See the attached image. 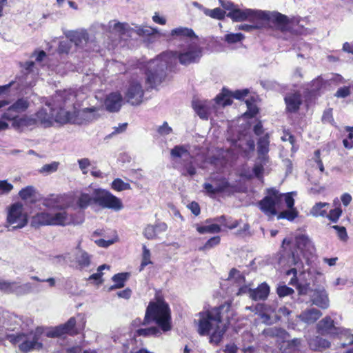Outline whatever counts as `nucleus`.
<instances>
[{"label":"nucleus","instance_id":"obj_1","mask_svg":"<svg viewBox=\"0 0 353 353\" xmlns=\"http://www.w3.org/2000/svg\"><path fill=\"white\" fill-rule=\"evenodd\" d=\"M202 48L195 43L188 44L182 51L164 52L150 60L146 66V83L150 88H157L165 77V69L178 59L183 65L199 61Z\"/></svg>","mask_w":353,"mask_h":353},{"label":"nucleus","instance_id":"obj_2","mask_svg":"<svg viewBox=\"0 0 353 353\" xmlns=\"http://www.w3.org/2000/svg\"><path fill=\"white\" fill-rule=\"evenodd\" d=\"M234 312L228 303L200 312L194 319L200 336H209L210 343L219 345L234 319Z\"/></svg>","mask_w":353,"mask_h":353},{"label":"nucleus","instance_id":"obj_3","mask_svg":"<svg viewBox=\"0 0 353 353\" xmlns=\"http://www.w3.org/2000/svg\"><path fill=\"white\" fill-rule=\"evenodd\" d=\"M63 196H56L43 201V205L48 209H59V211H43L32 216V225H65L70 223V218L63 208L66 205L63 202Z\"/></svg>","mask_w":353,"mask_h":353},{"label":"nucleus","instance_id":"obj_4","mask_svg":"<svg viewBox=\"0 0 353 353\" xmlns=\"http://www.w3.org/2000/svg\"><path fill=\"white\" fill-rule=\"evenodd\" d=\"M294 244L296 250L292 252L288 263L290 265H294L290 270L286 271V275L293 274L296 277L298 271L303 272V261L300 255L305 260L307 263L314 255L315 248L311 240L305 235H299L295 238Z\"/></svg>","mask_w":353,"mask_h":353},{"label":"nucleus","instance_id":"obj_5","mask_svg":"<svg viewBox=\"0 0 353 353\" xmlns=\"http://www.w3.org/2000/svg\"><path fill=\"white\" fill-rule=\"evenodd\" d=\"M75 99L76 95L71 90L59 92L55 95L54 103L59 110L54 108V121L63 123L76 121Z\"/></svg>","mask_w":353,"mask_h":353},{"label":"nucleus","instance_id":"obj_6","mask_svg":"<svg viewBox=\"0 0 353 353\" xmlns=\"http://www.w3.org/2000/svg\"><path fill=\"white\" fill-rule=\"evenodd\" d=\"M170 312L167 303L161 299L150 302L147 307L143 325L154 321L163 332L171 329Z\"/></svg>","mask_w":353,"mask_h":353},{"label":"nucleus","instance_id":"obj_7","mask_svg":"<svg viewBox=\"0 0 353 353\" xmlns=\"http://www.w3.org/2000/svg\"><path fill=\"white\" fill-rule=\"evenodd\" d=\"M271 19L277 22L279 37L283 40H291L294 36L307 34V30L300 24L297 18L288 19V17L279 12H272Z\"/></svg>","mask_w":353,"mask_h":353},{"label":"nucleus","instance_id":"obj_8","mask_svg":"<svg viewBox=\"0 0 353 353\" xmlns=\"http://www.w3.org/2000/svg\"><path fill=\"white\" fill-rule=\"evenodd\" d=\"M316 333L320 336H326L331 339H345V342L341 343L343 347L353 344V335H351L347 330L338 327L335 325L334 319L326 316L320 320L316 325Z\"/></svg>","mask_w":353,"mask_h":353},{"label":"nucleus","instance_id":"obj_9","mask_svg":"<svg viewBox=\"0 0 353 353\" xmlns=\"http://www.w3.org/2000/svg\"><path fill=\"white\" fill-rule=\"evenodd\" d=\"M6 339L12 344L18 345L19 350L23 352H28L42 347L41 343H39V336L37 332H32V331L8 334Z\"/></svg>","mask_w":353,"mask_h":353},{"label":"nucleus","instance_id":"obj_10","mask_svg":"<svg viewBox=\"0 0 353 353\" xmlns=\"http://www.w3.org/2000/svg\"><path fill=\"white\" fill-rule=\"evenodd\" d=\"M227 16L234 21H245V20H248L252 23H254L256 20H270L272 12L250 8L240 9L235 6L233 10L229 11Z\"/></svg>","mask_w":353,"mask_h":353},{"label":"nucleus","instance_id":"obj_11","mask_svg":"<svg viewBox=\"0 0 353 353\" xmlns=\"http://www.w3.org/2000/svg\"><path fill=\"white\" fill-rule=\"evenodd\" d=\"M299 292L300 294H309L312 304L322 308L327 309L330 306L328 294L324 288L319 287L311 289L310 285H299Z\"/></svg>","mask_w":353,"mask_h":353},{"label":"nucleus","instance_id":"obj_12","mask_svg":"<svg viewBox=\"0 0 353 353\" xmlns=\"http://www.w3.org/2000/svg\"><path fill=\"white\" fill-rule=\"evenodd\" d=\"M94 203L101 208L114 210H121L123 208L122 202L118 197L109 191L101 188L94 189Z\"/></svg>","mask_w":353,"mask_h":353},{"label":"nucleus","instance_id":"obj_13","mask_svg":"<svg viewBox=\"0 0 353 353\" xmlns=\"http://www.w3.org/2000/svg\"><path fill=\"white\" fill-rule=\"evenodd\" d=\"M28 222L27 214L23 211V204L14 203L8 208L7 223L12 226V230L23 228Z\"/></svg>","mask_w":353,"mask_h":353},{"label":"nucleus","instance_id":"obj_14","mask_svg":"<svg viewBox=\"0 0 353 353\" xmlns=\"http://www.w3.org/2000/svg\"><path fill=\"white\" fill-rule=\"evenodd\" d=\"M81 241H79L76 248L71 253L70 259V266L77 270H85L88 268L92 263V256L87 251L81 248Z\"/></svg>","mask_w":353,"mask_h":353},{"label":"nucleus","instance_id":"obj_15","mask_svg":"<svg viewBox=\"0 0 353 353\" xmlns=\"http://www.w3.org/2000/svg\"><path fill=\"white\" fill-rule=\"evenodd\" d=\"M143 97L144 90L140 80L132 79L125 92V99L128 103L132 105H138L142 103Z\"/></svg>","mask_w":353,"mask_h":353},{"label":"nucleus","instance_id":"obj_16","mask_svg":"<svg viewBox=\"0 0 353 353\" xmlns=\"http://www.w3.org/2000/svg\"><path fill=\"white\" fill-rule=\"evenodd\" d=\"M279 202L278 191L271 190L269 195L259 201V207L266 216L273 217L276 215V205Z\"/></svg>","mask_w":353,"mask_h":353},{"label":"nucleus","instance_id":"obj_17","mask_svg":"<svg viewBox=\"0 0 353 353\" xmlns=\"http://www.w3.org/2000/svg\"><path fill=\"white\" fill-rule=\"evenodd\" d=\"M53 121H54V108L50 103H46V108H42L35 114V118L28 117V125L39 122L47 127L50 125Z\"/></svg>","mask_w":353,"mask_h":353},{"label":"nucleus","instance_id":"obj_18","mask_svg":"<svg viewBox=\"0 0 353 353\" xmlns=\"http://www.w3.org/2000/svg\"><path fill=\"white\" fill-rule=\"evenodd\" d=\"M219 107L221 106L217 105L216 99L214 101L194 99L192 101L193 109L202 119H208L210 114Z\"/></svg>","mask_w":353,"mask_h":353},{"label":"nucleus","instance_id":"obj_19","mask_svg":"<svg viewBox=\"0 0 353 353\" xmlns=\"http://www.w3.org/2000/svg\"><path fill=\"white\" fill-rule=\"evenodd\" d=\"M248 93L249 90L248 89L236 90L235 92H232L223 88L221 92L217 95L216 98H215V103L221 107L230 105L232 103V98L241 100L247 97Z\"/></svg>","mask_w":353,"mask_h":353},{"label":"nucleus","instance_id":"obj_20","mask_svg":"<svg viewBox=\"0 0 353 353\" xmlns=\"http://www.w3.org/2000/svg\"><path fill=\"white\" fill-rule=\"evenodd\" d=\"M0 291L6 294L24 295L31 291V284L20 285L16 281L0 280Z\"/></svg>","mask_w":353,"mask_h":353},{"label":"nucleus","instance_id":"obj_21","mask_svg":"<svg viewBox=\"0 0 353 353\" xmlns=\"http://www.w3.org/2000/svg\"><path fill=\"white\" fill-rule=\"evenodd\" d=\"M162 38L167 41L180 40L185 41L192 39L196 37L194 31L188 28L179 27L170 31V32H163L161 34Z\"/></svg>","mask_w":353,"mask_h":353},{"label":"nucleus","instance_id":"obj_22","mask_svg":"<svg viewBox=\"0 0 353 353\" xmlns=\"http://www.w3.org/2000/svg\"><path fill=\"white\" fill-rule=\"evenodd\" d=\"M66 37L77 48L84 49L86 51L90 50L89 46L92 44V42L89 41V35L86 31L69 32L66 34Z\"/></svg>","mask_w":353,"mask_h":353},{"label":"nucleus","instance_id":"obj_23","mask_svg":"<svg viewBox=\"0 0 353 353\" xmlns=\"http://www.w3.org/2000/svg\"><path fill=\"white\" fill-rule=\"evenodd\" d=\"M123 98L119 92H112L106 96L104 106L110 112H118L122 105Z\"/></svg>","mask_w":353,"mask_h":353},{"label":"nucleus","instance_id":"obj_24","mask_svg":"<svg viewBox=\"0 0 353 353\" xmlns=\"http://www.w3.org/2000/svg\"><path fill=\"white\" fill-rule=\"evenodd\" d=\"M322 312L317 308L310 307L302 311L297 317L306 324L315 323L321 316Z\"/></svg>","mask_w":353,"mask_h":353},{"label":"nucleus","instance_id":"obj_25","mask_svg":"<svg viewBox=\"0 0 353 353\" xmlns=\"http://www.w3.org/2000/svg\"><path fill=\"white\" fill-rule=\"evenodd\" d=\"M270 137L268 134L263 137H261L258 141L257 152L259 160L265 163L268 161V154L269 153L270 149Z\"/></svg>","mask_w":353,"mask_h":353},{"label":"nucleus","instance_id":"obj_26","mask_svg":"<svg viewBox=\"0 0 353 353\" xmlns=\"http://www.w3.org/2000/svg\"><path fill=\"white\" fill-rule=\"evenodd\" d=\"M284 101L286 105V110L290 112H295L299 109L302 103L301 95L298 92L287 94Z\"/></svg>","mask_w":353,"mask_h":353},{"label":"nucleus","instance_id":"obj_27","mask_svg":"<svg viewBox=\"0 0 353 353\" xmlns=\"http://www.w3.org/2000/svg\"><path fill=\"white\" fill-rule=\"evenodd\" d=\"M270 292V288L267 283H263L256 289H253L251 292V299L253 301H265L266 300Z\"/></svg>","mask_w":353,"mask_h":353},{"label":"nucleus","instance_id":"obj_28","mask_svg":"<svg viewBox=\"0 0 353 353\" xmlns=\"http://www.w3.org/2000/svg\"><path fill=\"white\" fill-rule=\"evenodd\" d=\"M14 111L10 110V106L7 110L1 115V119L7 121H13V125L19 127L21 125H27V117L19 118Z\"/></svg>","mask_w":353,"mask_h":353},{"label":"nucleus","instance_id":"obj_29","mask_svg":"<svg viewBox=\"0 0 353 353\" xmlns=\"http://www.w3.org/2000/svg\"><path fill=\"white\" fill-rule=\"evenodd\" d=\"M225 178H220V180L215 181L213 183H205L204 188L206 192L211 196L226 190L228 188V183L225 181Z\"/></svg>","mask_w":353,"mask_h":353},{"label":"nucleus","instance_id":"obj_30","mask_svg":"<svg viewBox=\"0 0 353 353\" xmlns=\"http://www.w3.org/2000/svg\"><path fill=\"white\" fill-rule=\"evenodd\" d=\"M310 348L314 351H320L330 347L331 343L321 336H314L308 342Z\"/></svg>","mask_w":353,"mask_h":353},{"label":"nucleus","instance_id":"obj_31","mask_svg":"<svg viewBox=\"0 0 353 353\" xmlns=\"http://www.w3.org/2000/svg\"><path fill=\"white\" fill-rule=\"evenodd\" d=\"M329 208L330 203L327 202H317L312 207L310 214L314 217H325Z\"/></svg>","mask_w":353,"mask_h":353},{"label":"nucleus","instance_id":"obj_32","mask_svg":"<svg viewBox=\"0 0 353 353\" xmlns=\"http://www.w3.org/2000/svg\"><path fill=\"white\" fill-rule=\"evenodd\" d=\"M78 163L83 174L87 175L90 172L92 176H99L101 175L99 170L93 168L88 159H79Z\"/></svg>","mask_w":353,"mask_h":353},{"label":"nucleus","instance_id":"obj_33","mask_svg":"<svg viewBox=\"0 0 353 353\" xmlns=\"http://www.w3.org/2000/svg\"><path fill=\"white\" fill-rule=\"evenodd\" d=\"M170 156L172 159H185L190 157L188 146L185 145H176L174 146L170 151Z\"/></svg>","mask_w":353,"mask_h":353},{"label":"nucleus","instance_id":"obj_34","mask_svg":"<svg viewBox=\"0 0 353 353\" xmlns=\"http://www.w3.org/2000/svg\"><path fill=\"white\" fill-rule=\"evenodd\" d=\"M301 342L300 339H294L285 342L280 349L283 353H296L299 350Z\"/></svg>","mask_w":353,"mask_h":353},{"label":"nucleus","instance_id":"obj_35","mask_svg":"<svg viewBox=\"0 0 353 353\" xmlns=\"http://www.w3.org/2000/svg\"><path fill=\"white\" fill-rule=\"evenodd\" d=\"M160 330L155 326H150L148 327H140L135 331L134 336H143L144 337H151L154 336H160Z\"/></svg>","mask_w":353,"mask_h":353},{"label":"nucleus","instance_id":"obj_36","mask_svg":"<svg viewBox=\"0 0 353 353\" xmlns=\"http://www.w3.org/2000/svg\"><path fill=\"white\" fill-rule=\"evenodd\" d=\"M341 79V76L336 74L334 80L337 81ZM333 79H330L328 81H323V79L318 77L314 79L312 83V91L314 92H320L325 89L326 84L331 85Z\"/></svg>","mask_w":353,"mask_h":353},{"label":"nucleus","instance_id":"obj_37","mask_svg":"<svg viewBox=\"0 0 353 353\" xmlns=\"http://www.w3.org/2000/svg\"><path fill=\"white\" fill-rule=\"evenodd\" d=\"M76 319L71 317L66 323L60 325V327H62L63 334H70L71 336L77 334L78 330L76 327Z\"/></svg>","mask_w":353,"mask_h":353},{"label":"nucleus","instance_id":"obj_38","mask_svg":"<svg viewBox=\"0 0 353 353\" xmlns=\"http://www.w3.org/2000/svg\"><path fill=\"white\" fill-rule=\"evenodd\" d=\"M97 110L98 109L96 107L84 108L77 111V117H80L87 121H90L95 119Z\"/></svg>","mask_w":353,"mask_h":353},{"label":"nucleus","instance_id":"obj_39","mask_svg":"<svg viewBox=\"0 0 353 353\" xmlns=\"http://www.w3.org/2000/svg\"><path fill=\"white\" fill-rule=\"evenodd\" d=\"M93 202H94L93 199V189L88 190V192L81 193L78 200L79 208L82 209H85V208H87L88 205Z\"/></svg>","mask_w":353,"mask_h":353},{"label":"nucleus","instance_id":"obj_40","mask_svg":"<svg viewBox=\"0 0 353 353\" xmlns=\"http://www.w3.org/2000/svg\"><path fill=\"white\" fill-rule=\"evenodd\" d=\"M129 276L130 274L128 273H117L115 274L112 279L114 285L110 288V290L124 287L125 283L129 278Z\"/></svg>","mask_w":353,"mask_h":353},{"label":"nucleus","instance_id":"obj_41","mask_svg":"<svg viewBox=\"0 0 353 353\" xmlns=\"http://www.w3.org/2000/svg\"><path fill=\"white\" fill-rule=\"evenodd\" d=\"M30 106L28 100L24 98L18 99L14 104L10 106V110H14L16 114H19L27 110Z\"/></svg>","mask_w":353,"mask_h":353},{"label":"nucleus","instance_id":"obj_42","mask_svg":"<svg viewBox=\"0 0 353 353\" xmlns=\"http://www.w3.org/2000/svg\"><path fill=\"white\" fill-rule=\"evenodd\" d=\"M245 39V36L241 33H228L226 34L223 40L228 45H234L241 43Z\"/></svg>","mask_w":353,"mask_h":353},{"label":"nucleus","instance_id":"obj_43","mask_svg":"<svg viewBox=\"0 0 353 353\" xmlns=\"http://www.w3.org/2000/svg\"><path fill=\"white\" fill-rule=\"evenodd\" d=\"M298 216V211L295 208H288L285 211H281L277 215V219H286L289 221H292Z\"/></svg>","mask_w":353,"mask_h":353},{"label":"nucleus","instance_id":"obj_44","mask_svg":"<svg viewBox=\"0 0 353 353\" xmlns=\"http://www.w3.org/2000/svg\"><path fill=\"white\" fill-rule=\"evenodd\" d=\"M205 14L210 17L212 19L222 20V19H224L225 12L220 8H215L214 9L207 8V10H205Z\"/></svg>","mask_w":353,"mask_h":353},{"label":"nucleus","instance_id":"obj_45","mask_svg":"<svg viewBox=\"0 0 353 353\" xmlns=\"http://www.w3.org/2000/svg\"><path fill=\"white\" fill-rule=\"evenodd\" d=\"M196 230L200 234H216L219 233L221 231V228L218 224H211L206 226H199L197 225Z\"/></svg>","mask_w":353,"mask_h":353},{"label":"nucleus","instance_id":"obj_46","mask_svg":"<svg viewBox=\"0 0 353 353\" xmlns=\"http://www.w3.org/2000/svg\"><path fill=\"white\" fill-rule=\"evenodd\" d=\"M228 280L236 283L238 285H241L245 282L244 276H242L239 270H236V269L230 270Z\"/></svg>","mask_w":353,"mask_h":353},{"label":"nucleus","instance_id":"obj_47","mask_svg":"<svg viewBox=\"0 0 353 353\" xmlns=\"http://www.w3.org/2000/svg\"><path fill=\"white\" fill-rule=\"evenodd\" d=\"M293 194H296V192H291L285 194H281L279 192V195L280 196V202L281 201L284 200L286 206L288 209H292V208H294V200L292 196Z\"/></svg>","mask_w":353,"mask_h":353},{"label":"nucleus","instance_id":"obj_48","mask_svg":"<svg viewBox=\"0 0 353 353\" xmlns=\"http://www.w3.org/2000/svg\"><path fill=\"white\" fill-rule=\"evenodd\" d=\"M112 188L117 191H122L130 188L128 183L123 182L120 178H116L111 184Z\"/></svg>","mask_w":353,"mask_h":353},{"label":"nucleus","instance_id":"obj_49","mask_svg":"<svg viewBox=\"0 0 353 353\" xmlns=\"http://www.w3.org/2000/svg\"><path fill=\"white\" fill-rule=\"evenodd\" d=\"M264 333L266 336H272V337H284L286 334V332L284 330L276 327H272L267 328L264 330Z\"/></svg>","mask_w":353,"mask_h":353},{"label":"nucleus","instance_id":"obj_50","mask_svg":"<svg viewBox=\"0 0 353 353\" xmlns=\"http://www.w3.org/2000/svg\"><path fill=\"white\" fill-rule=\"evenodd\" d=\"M59 165V162L54 161L50 164H46L42 166L39 170V172L43 174H50L58 170Z\"/></svg>","mask_w":353,"mask_h":353},{"label":"nucleus","instance_id":"obj_51","mask_svg":"<svg viewBox=\"0 0 353 353\" xmlns=\"http://www.w3.org/2000/svg\"><path fill=\"white\" fill-rule=\"evenodd\" d=\"M70 259H71V253L68 252L63 254L54 256L52 258V261L54 263H68L70 265Z\"/></svg>","mask_w":353,"mask_h":353},{"label":"nucleus","instance_id":"obj_52","mask_svg":"<svg viewBox=\"0 0 353 353\" xmlns=\"http://www.w3.org/2000/svg\"><path fill=\"white\" fill-rule=\"evenodd\" d=\"M162 33L163 32H159V30L157 28H151V27L142 28L139 30V34L140 35H144V36H150V35L157 34L159 37H162L161 36V34H162Z\"/></svg>","mask_w":353,"mask_h":353},{"label":"nucleus","instance_id":"obj_53","mask_svg":"<svg viewBox=\"0 0 353 353\" xmlns=\"http://www.w3.org/2000/svg\"><path fill=\"white\" fill-rule=\"evenodd\" d=\"M45 334L47 337H61L63 334L62 332V327L59 325L48 329Z\"/></svg>","mask_w":353,"mask_h":353},{"label":"nucleus","instance_id":"obj_54","mask_svg":"<svg viewBox=\"0 0 353 353\" xmlns=\"http://www.w3.org/2000/svg\"><path fill=\"white\" fill-rule=\"evenodd\" d=\"M220 243V237L219 236L210 239L203 246L199 248V250H206L213 248L215 245Z\"/></svg>","mask_w":353,"mask_h":353},{"label":"nucleus","instance_id":"obj_55","mask_svg":"<svg viewBox=\"0 0 353 353\" xmlns=\"http://www.w3.org/2000/svg\"><path fill=\"white\" fill-rule=\"evenodd\" d=\"M143 252L142 262L141 264V270H143L145 266L151 263V259H150L151 253H150V250L145 245L143 246Z\"/></svg>","mask_w":353,"mask_h":353},{"label":"nucleus","instance_id":"obj_56","mask_svg":"<svg viewBox=\"0 0 353 353\" xmlns=\"http://www.w3.org/2000/svg\"><path fill=\"white\" fill-rule=\"evenodd\" d=\"M72 41L69 39V41H62L59 43L58 48V52L59 54H68L72 47Z\"/></svg>","mask_w":353,"mask_h":353},{"label":"nucleus","instance_id":"obj_57","mask_svg":"<svg viewBox=\"0 0 353 353\" xmlns=\"http://www.w3.org/2000/svg\"><path fill=\"white\" fill-rule=\"evenodd\" d=\"M342 211L339 208H334V210H330L329 214H327V217L333 223H337V221L341 216Z\"/></svg>","mask_w":353,"mask_h":353},{"label":"nucleus","instance_id":"obj_58","mask_svg":"<svg viewBox=\"0 0 353 353\" xmlns=\"http://www.w3.org/2000/svg\"><path fill=\"white\" fill-rule=\"evenodd\" d=\"M324 191L325 187L314 181L312 182V186L309 188L310 193L314 195L321 194Z\"/></svg>","mask_w":353,"mask_h":353},{"label":"nucleus","instance_id":"obj_59","mask_svg":"<svg viewBox=\"0 0 353 353\" xmlns=\"http://www.w3.org/2000/svg\"><path fill=\"white\" fill-rule=\"evenodd\" d=\"M248 110L244 113V117H252L255 116L258 112V108L255 105L252 104L248 101H245Z\"/></svg>","mask_w":353,"mask_h":353},{"label":"nucleus","instance_id":"obj_60","mask_svg":"<svg viewBox=\"0 0 353 353\" xmlns=\"http://www.w3.org/2000/svg\"><path fill=\"white\" fill-rule=\"evenodd\" d=\"M143 234L148 239H153L157 237V230L154 225H149L145 228Z\"/></svg>","mask_w":353,"mask_h":353},{"label":"nucleus","instance_id":"obj_61","mask_svg":"<svg viewBox=\"0 0 353 353\" xmlns=\"http://www.w3.org/2000/svg\"><path fill=\"white\" fill-rule=\"evenodd\" d=\"M294 292V290L287 287L286 285L279 286L277 288V295L280 297H284L288 295H290Z\"/></svg>","mask_w":353,"mask_h":353},{"label":"nucleus","instance_id":"obj_62","mask_svg":"<svg viewBox=\"0 0 353 353\" xmlns=\"http://www.w3.org/2000/svg\"><path fill=\"white\" fill-rule=\"evenodd\" d=\"M33 192H34L33 188L31 186H28V187L22 189L19 192V196L23 199H29L31 197V196L32 195Z\"/></svg>","mask_w":353,"mask_h":353},{"label":"nucleus","instance_id":"obj_63","mask_svg":"<svg viewBox=\"0 0 353 353\" xmlns=\"http://www.w3.org/2000/svg\"><path fill=\"white\" fill-rule=\"evenodd\" d=\"M13 188V185L7 181H0V193L6 194L10 192Z\"/></svg>","mask_w":353,"mask_h":353},{"label":"nucleus","instance_id":"obj_64","mask_svg":"<svg viewBox=\"0 0 353 353\" xmlns=\"http://www.w3.org/2000/svg\"><path fill=\"white\" fill-rule=\"evenodd\" d=\"M172 129L171 127H170L167 122H163V123L159 126L157 128V132L161 135H167L172 132Z\"/></svg>","mask_w":353,"mask_h":353}]
</instances>
